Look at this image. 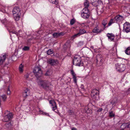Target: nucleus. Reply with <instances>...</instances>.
I'll list each match as a JSON object with an SVG mask.
<instances>
[{
	"label": "nucleus",
	"mask_w": 130,
	"mask_h": 130,
	"mask_svg": "<svg viewBox=\"0 0 130 130\" xmlns=\"http://www.w3.org/2000/svg\"><path fill=\"white\" fill-rule=\"evenodd\" d=\"M38 84L40 87L47 90L50 89L51 85L50 82L47 80H39L38 82Z\"/></svg>",
	"instance_id": "1"
},
{
	"label": "nucleus",
	"mask_w": 130,
	"mask_h": 130,
	"mask_svg": "<svg viewBox=\"0 0 130 130\" xmlns=\"http://www.w3.org/2000/svg\"><path fill=\"white\" fill-rule=\"evenodd\" d=\"M14 18L16 21H18L20 18L21 10L19 8L17 7L14 8L12 11Z\"/></svg>",
	"instance_id": "2"
},
{
	"label": "nucleus",
	"mask_w": 130,
	"mask_h": 130,
	"mask_svg": "<svg viewBox=\"0 0 130 130\" xmlns=\"http://www.w3.org/2000/svg\"><path fill=\"white\" fill-rule=\"evenodd\" d=\"M3 121L5 122L10 120L13 118V115L10 111L7 110L5 111L3 115Z\"/></svg>",
	"instance_id": "3"
},
{
	"label": "nucleus",
	"mask_w": 130,
	"mask_h": 130,
	"mask_svg": "<svg viewBox=\"0 0 130 130\" xmlns=\"http://www.w3.org/2000/svg\"><path fill=\"white\" fill-rule=\"evenodd\" d=\"M81 59L80 56L78 55H75L73 60V64L74 65L78 66H80Z\"/></svg>",
	"instance_id": "4"
},
{
	"label": "nucleus",
	"mask_w": 130,
	"mask_h": 130,
	"mask_svg": "<svg viewBox=\"0 0 130 130\" xmlns=\"http://www.w3.org/2000/svg\"><path fill=\"white\" fill-rule=\"evenodd\" d=\"M33 72L37 78L40 76L42 73L40 68L38 67H35L33 70Z\"/></svg>",
	"instance_id": "5"
},
{
	"label": "nucleus",
	"mask_w": 130,
	"mask_h": 130,
	"mask_svg": "<svg viewBox=\"0 0 130 130\" xmlns=\"http://www.w3.org/2000/svg\"><path fill=\"white\" fill-rule=\"evenodd\" d=\"M99 91L95 89H93L91 92V96L93 99L98 100L99 99Z\"/></svg>",
	"instance_id": "6"
},
{
	"label": "nucleus",
	"mask_w": 130,
	"mask_h": 130,
	"mask_svg": "<svg viewBox=\"0 0 130 130\" xmlns=\"http://www.w3.org/2000/svg\"><path fill=\"white\" fill-rule=\"evenodd\" d=\"M115 68L119 72L124 71L125 69V65L121 64H117L115 65Z\"/></svg>",
	"instance_id": "7"
},
{
	"label": "nucleus",
	"mask_w": 130,
	"mask_h": 130,
	"mask_svg": "<svg viewBox=\"0 0 130 130\" xmlns=\"http://www.w3.org/2000/svg\"><path fill=\"white\" fill-rule=\"evenodd\" d=\"M123 31L124 32L128 33L130 31V24L126 22L123 24Z\"/></svg>",
	"instance_id": "8"
},
{
	"label": "nucleus",
	"mask_w": 130,
	"mask_h": 130,
	"mask_svg": "<svg viewBox=\"0 0 130 130\" xmlns=\"http://www.w3.org/2000/svg\"><path fill=\"white\" fill-rule=\"evenodd\" d=\"M115 19L116 22L119 24L121 23L123 20V16L120 15L116 16L115 18Z\"/></svg>",
	"instance_id": "9"
},
{
	"label": "nucleus",
	"mask_w": 130,
	"mask_h": 130,
	"mask_svg": "<svg viewBox=\"0 0 130 130\" xmlns=\"http://www.w3.org/2000/svg\"><path fill=\"white\" fill-rule=\"evenodd\" d=\"M49 103L51 104L53 110L54 111L57 109V106L55 102L53 100H51L50 101Z\"/></svg>",
	"instance_id": "10"
},
{
	"label": "nucleus",
	"mask_w": 130,
	"mask_h": 130,
	"mask_svg": "<svg viewBox=\"0 0 130 130\" xmlns=\"http://www.w3.org/2000/svg\"><path fill=\"white\" fill-rule=\"evenodd\" d=\"M101 2V0H92V4L94 6H97L99 5Z\"/></svg>",
	"instance_id": "11"
},
{
	"label": "nucleus",
	"mask_w": 130,
	"mask_h": 130,
	"mask_svg": "<svg viewBox=\"0 0 130 130\" xmlns=\"http://www.w3.org/2000/svg\"><path fill=\"white\" fill-rule=\"evenodd\" d=\"M48 63L51 65H56L57 64L58 62V61L53 59H50L48 60Z\"/></svg>",
	"instance_id": "12"
},
{
	"label": "nucleus",
	"mask_w": 130,
	"mask_h": 130,
	"mask_svg": "<svg viewBox=\"0 0 130 130\" xmlns=\"http://www.w3.org/2000/svg\"><path fill=\"white\" fill-rule=\"evenodd\" d=\"M103 29L99 28V27L98 26H97L94 28L93 30V32L94 33L98 34L101 32L102 31H103Z\"/></svg>",
	"instance_id": "13"
},
{
	"label": "nucleus",
	"mask_w": 130,
	"mask_h": 130,
	"mask_svg": "<svg viewBox=\"0 0 130 130\" xmlns=\"http://www.w3.org/2000/svg\"><path fill=\"white\" fill-rule=\"evenodd\" d=\"M107 36L108 37V40L109 41H112L114 39V36L112 33H108L107 35Z\"/></svg>",
	"instance_id": "14"
},
{
	"label": "nucleus",
	"mask_w": 130,
	"mask_h": 130,
	"mask_svg": "<svg viewBox=\"0 0 130 130\" xmlns=\"http://www.w3.org/2000/svg\"><path fill=\"white\" fill-rule=\"evenodd\" d=\"M0 60V64H2L4 62L6 58V55L5 54H2L1 56Z\"/></svg>",
	"instance_id": "15"
},
{
	"label": "nucleus",
	"mask_w": 130,
	"mask_h": 130,
	"mask_svg": "<svg viewBox=\"0 0 130 130\" xmlns=\"http://www.w3.org/2000/svg\"><path fill=\"white\" fill-rule=\"evenodd\" d=\"M84 112H87V113H89L90 114H91L92 113V111L91 109H89L88 107L87 106H85L84 107Z\"/></svg>",
	"instance_id": "16"
},
{
	"label": "nucleus",
	"mask_w": 130,
	"mask_h": 130,
	"mask_svg": "<svg viewBox=\"0 0 130 130\" xmlns=\"http://www.w3.org/2000/svg\"><path fill=\"white\" fill-rule=\"evenodd\" d=\"M90 15L89 12L82 13V17L85 19H87L89 18Z\"/></svg>",
	"instance_id": "17"
},
{
	"label": "nucleus",
	"mask_w": 130,
	"mask_h": 130,
	"mask_svg": "<svg viewBox=\"0 0 130 130\" xmlns=\"http://www.w3.org/2000/svg\"><path fill=\"white\" fill-rule=\"evenodd\" d=\"M110 104L112 105L116 104L117 102V99L116 98H112L110 101Z\"/></svg>",
	"instance_id": "18"
},
{
	"label": "nucleus",
	"mask_w": 130,
	"mask_h": 130,
	"mask_svg": "<svg viewBox=\"0 0 130 130\" xmlns=\"http://www.w3.org/2000/svg\"><path fill=\"white\" fill-rule=\"evenodd\" d=\"M63 35V33H55L53 34V36L55 38H57V37H59L60 35Z\"/></svg>",
	"instance_id": "19"
},
{
	"label": "nucleus",
	"mask_w": 130,
	"mask_h": 130,
	"mask_svg": "<svg viewBox=\"0 0 130 130\" xmlns=\"http://www.w3.org/2000/svg\"><path fill=\"white\" fill-rule=\"evenodd\" d=\"M29 93V91L28 89H26L23 93V95L24 97H26L28 95Z\"/></svg>",
	"instance_id": "20"
},
{
	"label": "nucleus",
	"mask_w": 130,
	"mask_h": 130,
	"mask_svg": "<svg viewBox=\"0 0 130 130\" xmlns=\"http://www.w3.org/2000/svg\"><path fill=\"white\" fill-rule=\"evenodd\" d=\"M102 56L101 55L98 54L96 56V59L97 61H101L102 60Z\"/></svg>",
	"instance_id": "21"
},
{
	"label": "nucleus",
	"mask_w": 130,
	"mask_h": 130,
	"mask_svg": "<svg viewBox=\"0 0 130 130\" xmlns=\"http://www.w3.org/2000/svg\"><path fill=\"white\" fill-rule=\"evenodd\" d=\"M24 66L22 65V64H21L19 67V70L20 73H22L23 71V68Z\"/></svg>",
	"instance_id": "22"
},
{
	"label": "nucleus",
	"mask_w": 130,
	"mask_h": 130,
	"mask_svg": "<svg viewBox=\"0 0 130 130\" xmlns=\"http://www.w3.org/2000/svg\"><path fill=\"white\" fill-rule=\"evenodd\" d=\"M108 21L106 19L104 20L102 22V24L103 25L104 29L106 27V26L107 24Z\"/></svg>",
	"instance_id": "23"
},
{
	"label": "nucleus",
	"mask_w": 130,
	"mask_h": 130,
	"mask_svg": "<svg viewBox=\"0 0 130 130\" xmlns=\"http://www.w3.org/2000/svg\"><path fill=\"white\" fill-rule=\"evenodd\" d=\"M84 6L85 7L88 8L89 6V3L87 0H85L84 3Z\"/></svg>",
	"instance_id": "24"
},
{
	"label": "nucleus",
	"mask_w": 130,
	"mask_h": 130,
	"mask_svg": "<svg viewBox=\"0 0 130 130\" xmlns=\"http://www.w3.org/2000/svg\"><path fill=\"white\" fill-rule=\"evenodd\" d=\"M125 53L127 55H130V47H128L125 51Z\"/></svg>",
	"instance_id": "25"
},
{
	"label": "nucleus",
	"mask_w": 130,
	"mask_h": 130,
	"mask_svg": "<svg viewBox=\"0 0 130 130\" xmlns=\"http://www.w3.org/2000/svg\"><path fill=\"white\" fill-rule=\"evenodd\" d=\"M50 2L53 4L57 5L58 3V2L57 0H49Z\"/></svg>",
	"instance_id": "26"
},
{
	"label": "nucleus",
	"mask_w": 130,
	"mask_h": 130,
	"mask_svg": "<svg viewBox=\"0 0 130 130\" xmlns=\"http://www.w3.org/2000/svg\"><path fill=\"white\" fill-rule=\"evenodd\" d=\"M81 34L80 33H78L76 34L73 36L71 37V39L73 40L75 38L80 36L81 35Z\"/></svg>",
	"instance_id": "27"
},
{
	"label": "nucleus",
	"mask_w": 130,
	"mask_h": 130,
	"mask_svg": "<svg viewBox=\"0 0 130 130\" xmlns=\"http://www.w3.org/2000/svg\"><path fill=\"white\" fill-rule=\"evenodd\" d=\"M116 22L115 21V19H111L110 22L108 24V26H110L113 23Z\"/></svg>",
	"instance_id": "28"
},
{
	"label": "nucleus",
	"mask_w": 130,
	"mask_h": 130,
	"mask_svg": "<svg viewBox=\"0 0 130 130\" xmlns=\"http://www.w3.org/2000/svg\"><path fill=\"white\" fill-rule=\"evenodd\" d=\"M88 8L85 7L82 10V13H88L89 12V11Z\"/></svg>",
	"instance_id": "29"
},
{
	"label": "nucleus",
	"mask_w": 130,
	"mask_h": 130,
	"mask_svg": "<svg viewBox=\"0 0 130 130\" xmlns=\"http://www.w3.org/2000/svg\"><path fill=\"white\" fill-rule=\"evenodd\" d=\"M71 75H72V76L73 77L76 76V74L74 72L73 69H71Z\"/></svg>",
	"instance_id": "30"
},
{
	"label": "nucleus",
	"mask_w": 130,
	"mask_h": 130,
	"mask_svg": "<svg viewBox=\"0 0 130 130\" xmlns=\"http://www.w3.org/2000/svg\"><path fill=\"white\" fill-rule=\"evenodd\" d=\"M1 97L2 98V100L3 101H5L7 99V97L5 94H4L1 96Z\"/></svg>",
	"instance_id": "31"
},
{
	"label": "nucleus",
	"mask_w": 130,
	"mask_h": 130,
	"mask_svg": "<svg viewBox=\"0 0 130 130\" xmlns=\"http://www.w3.org/2000/svg\"><path fill=\"white\" fill-rule=\"evenodd\" d=\"M127 126V123H124L121 126V127L122 128H126Z\"/></svg>",
	"instance_id": "32"
},
{
	"label": "nucleus",
	"mask_w": 130,
	"mask_h": 130,
	"mask_svg": "<svg viewBox=\"0 0 130 130\" xmlns=\"http://www.w3.org/2000/svg\"><path fill=\"white\" fill-rule=\"evenodd\" d=\"M29 47L28 46H25L23 48V50L24 51H27L29 50Z\"/></svg>",
	"instance_id": "33"
},
{
	"label": "nucleus",
	"mask_w": 130,
	"mask_h": 130,
	"mask_svg": "<svg viewBox=\"0 0 130 130\" xmlns=\"http://www.w3.org/2000/svg\"><path fill=\"white\" fill-rule=\"evenodd\" d=\"M75 22V20L74 19H73L71 20L70 21V24L72 25H73Z\"/></svg>",
	"instance_id": "34"
},
{
	"label": "nucleus",
	"mask_w": 130,
	"mask_h": 130,
	"mask_svg": "<svg viewBox=\"0 0 130 130\" xmlns=\"http://www.w3.org/2000/svg\"><path fill=\"white\" fill-rule=\"evenodd\" d=\"M39 112H42V113H41V114L45 115L48 116H50V115H49L47 113L43 111H42L41 110H39Z\"/></svg>",
	"instance_id": "35"
},
{
	"label": "nucleus",
	"mask_w": 130,
	"mask_h": 130,
	"mask_svg": "<svg viewBox=\"0 0 130 130\" xmlns=\"http://www.w3.org/2000/svg\"><path fill=\"white\" fill-rule=\"evenodd\" d=\"M47 53L48 55H49L53 53V52L52 50L49 49L47 51Z\"/></svg>",
	"instance_id": "36"
},
{
	"label": "nucleus",
	"mask_w": 130,
	"mask_h": 130,
	"mask_svg": "<svg viewBox=\"0 0 130 130\" xmlns=\"http://www.w3.org/2000/svg\"><path fill=\"white\" fill-rule=\"evenodd\" d=\"M109 115L110 117H113L115 116V114L112 111H111L109 113Z\"/></svg>",
	"instance_id": "37"
},
{
	"label": "nucleus",
	"mask_w": 130,
	"mask_h": 130,
	"mask_svg": "<svg viewBox=\"0 0 130 130\" xmlns=\"http://www.w3.org/2000/svg\"><path fill=\"white\" fill-rule=\"evenodd\" d=\"M103 110V109L102 108H99L97 110L96 112H99Z\"/></svg>",
	"instance_id": "38"
},
{
	"label": "nucleus",
	"mask_w": 130,
	"mask_h": 130,
	"mask_svg": "<svg viewBox=\"0 0 130 130\" xmlns=\"http://www.w3.org/2000/svg\"><path fill=\"white\" fill-rule=\"evenodd\" d=\"M29 76V75L28 74H26L25 75L24 78L26 79H27L28 78Z\"/></svg>",
	"instance_id": "39"
},
{
	"label": "nucleus",
	"mask_w": 130,
	"mask_h": 130,
	"mask_svg": "<svg viewBox=\"0 0 130 130\" xmlns=\"http://www.w3.org/2000/svg\"><path fill=\"white\" fill-rule=\"evenodd\" d=\"M73 80L75 83H76L77 82L76 76L74 77H73Z\"/></svg>",
	"instance_id": "40"
},
{
	"label": "nucleus",
	"mask_w": 130,
	"mask_h": 130,
	"mask_svg": "<svg viewBox=\"0 0 130 130\" xmlns=\"http://www.w3.org/2000/svg\"><path fill=\"white\" fill-rule=\"evenodd\" d=\"M2 9H4L5 11H6V9H7L8 8L7 7H3V8H2Z\"/></svg>",
	"instance_id": "41"
},
{
	"label": "nucleus",
	"mask_w": 130,
	"mask_h": 130,
	"mask_svg": "<svg viewBox=\"0 0 130 130\" xmlns=\"http://www.w3.org/2000/svg\"><path fill=\"white\" fill-rule=\"evenodd\" d=\"M127 128H130V123H127Z\"/></svg>",
	"instance_id": "42"
},
{
	"label": "nucleus",
	"mask_w": 130,
	"mask_h": 130,
	"mask_svg": "<svg viewBox=\"0 0 130 130\" xmlns=\"http://www.w3.org/2000/svg\"><path fill=\"white\" fill-rule=\"evenodd\" d=\"M86 32V31L84 30H82V34H84Z\"/></svg>",
	"instance_id": "43"
},
{
	"label": "nucleus",
	"mask_w": 130,
	"mask_h": 130,
	"mask_svg": "<svg viewBox=\"0 0 130 130\" xmlns=\"http://www.w3.org/2000/svg\"><path fill=\"white\" fill-rule=\"evenodd\" d=\"M7 93L8 95H10V91H7Z\"/></svg>",
	"instance_id": "44"
},
{
	"label": "nucleus",
	"mask_w": 130,
	"mask_h": 130,
	"mask_svg": "<svg viewBox=\"0 0 130 130\" xmlns=\"http://www.w3.org/2000/svg\"><path fill=\"white\" fill-rule=\"evenodd\" d=\"M10 86H8L7 90V91H10Z\"/></svg>",
	"instance_id": "45"
},
{
	"label": "nucleus",
	"mask_w": 130,
	"mask_h": 130,
	"mask_svg": "<svg viewBox=\"0 0 130 130\" xmlns=\"http://www.w3.org/2000/svg\"><path fill=\"white\" fill-rule=\"evenodd\" d=\"M12 33L13 34H16L17 36H18V34L17 33V32H12Z\"/></svg>",
	"instance_id": "46"
},
{
	"label": "nucleus",
	"mask_w": 130,
	"mask_h": 130,
	"mask_svg": "<svg viewBox=\"0 0 130 130\" xmlns=\"http://www.w3.org/2000/svg\"><path fill=\"white\" fill-rule=\"evenodd\" d=\"M72 130H77V129L74 128H72Z\"/></svg>",
	"instance_id": "47"
},
{
	"label": "nucleus",
	"mask_w": 130,
	"mask_h": 130,
	"mask_svg": "<svg viewBox=\"0 0 130 130\" xmlns=\"http://www.w3.org/2000/svg\"><path fill=\"white\" fill-rule=\"evenodd\" d=\"M90 48H91L93 49L94 50V49L93 48L94 47L93 46H91Z\"/></svg>",
	"instance_id": "48"
},
{
	"label": "nucleus",
	"mask_w": 130,
	"mask_h": 130,
	"mask_svg": "<svg viewBox=\"0 0 130 130\" xmlns=\"http://www.w3.org/2000/svg\"><path fill=\"white\" fill-rule=\"evenodd\" d=\"M82 90L83 89V90H85V89H84V88H83V85H82Z\"/></svg>",
	"instance_id": "49"
},
{
	"label": "nucleus",
	"mask_w": 130,
	"mask_h": 130,
	"mask_svg": "<svg viewBox=\"0 0 130 130\" xmlns=\"http://www.w3.org/2000/svg\"><path fill=\"white\" fill-rule=\"evenodd\" d=\"M128 90L129 91H130V88H129L128 89Z\"/></svg>",
	"instance_id": "50"
},
{
	"label": "nucleus",
	"mask_w": 130,
	"mask_h": 130,
	"mask_svg": "<svg viewBox=\"0 0 130 130\" xmlns=\"http://www.w3.org/2000/svg\"><path fill=\"white\" fill-rule=\"evenodd\" d=\"M9 125H11V123H9Z\"/></svg>",
	"instance_id": "51"
},
{
	"label": "nucleus",
	"mask_w": 130,
	"mask_h": 130,
	"mask_svg": "<svg viewBox=\"0 0 130 130\" xmlns=\"http://www.w3.org/2000/svg\"><path fill=\"white\" fill-rule=\"evenodd\" d=\"M47 73H46V74H45V75H47Z\"/></svg>",
	"instance_id": "52"
}]
</instances>
